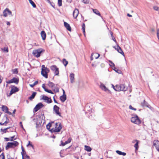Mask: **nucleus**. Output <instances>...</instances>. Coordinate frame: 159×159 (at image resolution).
<instances>
[{
    "mask_svg": "<svg viewBox=\"0 0 159 159\" xmlns=\"http://www.w3.org/2000/svg\"><path fill=\"white\" fill-rule=\"evenodd\" d=\"M10 139L9 140H7V141H12L14 140H15V139H14V136H12V137H11V138H10Z\"/></svg>",
    "mask_w": 159,
    "mask_h": 159,
    "instance_id": "obj_44",
    "label": "nucleus"
},
{
    "mask_svg": "<svg viewBox=\"0 0 159 159\" xmlns=\"http://www.w3.org/2000/svg\"><path fill=\"white\" fill-rule=\"evenodd\" d=\"M19 143L16 141H14L11 142H8L6 147V149L12 148H14L18 145Z\"/></svg>",
    "mask_w": 159,
    "mask_h": 159,
    "instance_id": "obj_3",
    "label": "nucleus"
},
{
    "mask_svg": "<svg viewBox=\"0 0 159 159\" xmlns=\"http://www.w3.org/2000/svg\"><path fill=\"white\" fill-rule=\"evenodd\" d=\"M62 129L61 125V123L59 122L55 124L54 129H52V131L54 132H59Z\"/></svg>",
    "mask_w": 159,
    "mask_h": 159,
    "instance_id": "obj_4",
    "label": "nucleus"
},
{
    "mask_svg": "<svg viewBox=\"0 0 159 159\" xmlns=\"http://www.w3.org/2000/svg\"><path fill=\"white\" fill-rule=\"evenodd\" d=\"M58 3L59 6L60 7L62 5V0H58Z\"/></svg>",
    "mask_w": 159,
    "mask_h": 159,
    "instance_id": "obj_41",
    "label": "nucleus"
},
{
    "mask_svg": "<svg viewBox=\"0 0 159 159\" xmlns=\"http://www.w3.org/2000/svg\"><path fill=\"white\" fill-rule=\"evenodd\" d=\"M8 122L9 120L6 116L1 117V123L2 124L0 125H6Z\"/></svg>",
    "mask_w": 159,
    "mask_h": 159,
    "instance_id": "obj_6",
    "label": "nucleus"
},
{
    "mask_svg": "<svg viewBox=\"0 0 159 159\" xmlns=\"http://www.w3.org/2000/svg\"><path fill=\"white\" fill-rule=\"evenodd\" d=\"M101 88L105 92L109 91V89L103 84H101L100 85Z\"/></svg>",
    "mask_w": 159,
    "mask_h": 159,
    "instance_id": "obj_16",
    "label": "nucleus"
},
{
    "mask_svg": "<svg viewBox=\"0 0 159 159\" xmlns=\"http://www.w3.org/2000/svg\"><path fill=\"white\" fill-rule=\"evenodd\" d=\"M116 49L117 50V51L119 53H120L123 55L124 56V54L123 51H122L120 47L118 45L117 48H116Z\"/></svg>",
    "mask_w": 159,
    "mask_h": 159,
    "instance_id": "obj_20",
    "label": "nucleus"
},
{
    "mask_svg": "<svg viewBox=\"0 0 159 159\" xmlns=\"http://www.w3.org/2000/svg\"><path fill=\"white\" fill-rule=\"evenodd\" d=\"M43 106V105L41 103H39L36 106L34 109H40L42 108Z\"/></svg>",
    "mask_w": 159,
    "mask_h": 159,
    "instance_id": "obj_14",
    "label": "nucleus"
},
{
    "mask_svg": "<svg viewBox=\"0 0 159 159\" xmlns=\"http://www.w3.org/2000/svg\"><path fill=\"white\" fill-rule=\"evenodd\" d=\"M84 149L88 152H90L91 151L92 149L89 146L85 145Z\"/></svg>",
    "mask_w": 159,
    "mask_h": 159,
    "instance_id": "obj_26",
    "label": "nucleus"
},
{
    "mask_svg": "<svg viewBox=\"0 0 159 159\" xmlns=\"http://www.w3.org/2000/svg\"><path fill=\"white\" fill-rule=\"evenodd\" d=\"M48 85L49 86L51 87L52 88L55 85V84L53 83L49 82L48 84Z\"/></svg>",
    "mask_w": 159,
    "mask_h": 159,
    "instance_id": "obj_35",
    "label": "nucleus"
},
{
    "mask_svg": "<svg viewBox=\"0 0 159 159\" xmlns=\"http://www.w3.org/2000/svg\"><path fill=\"white\" fill-rule=\"evenodd\" d=\"M53 113L55 114L57 116L61 117V113L59 110H53Z\"/></svg>",
    "mask_w": 159,
    "mask_h": 159,
    "instance_id": "obj_19",
    "label": "nucleus"
},
{
    "mask_svg": "<svg viewBox=\"0 0 159 159\" xmlns=\"http://www.w3.org/2000/svg\"><path fill=\"white\" fill-rule=\"evenodd\" d=\"M42 118L41 117V116H38V118H37V121L36 122V124L37 125H40L42 122Z\"/></svg>",
    "mask_w": 159,
    "mask_h": 159,
    "instance_id": "obj_18",
    "label": "nucleus"
},
{
    "mask_svg": "<svg viewBox=\"0 0 159 159\" xmlns=\"http://www.w3.org/2000/svg\"><path fill=\"white\" fill-rule=\"evenodd\" d=\"M6 82L7 84H11L14 83L16 84H17L19 82V80L16 78H14L10 80L6 81Z\"/></svg>",
    "mask_w": 159,
    "mask_h": 159,
    "instance_id": "obj_10",
    "label": "nucleus"
},
{
    "mask_svg": "<svg viewBox=\"0 0 159 159\" xmlns=\"http://www.w3.org/2000/svg\"><path fill=\"white\" fill-rule=\"evenodd\" d=\"M42 88L44 89V91H45V89H47L46 88L45 84H43L42 85Z\"/></svg>",
    "mask_w": 159,
    "mask_h": 159,
    "instance_id": "obj_50",
    "label": "nucleus"
},
{
    "mask_svg": "<svg viewBox=\"0 0 159 159\" xmlns=\"http://www.w3.org/2000/svg\"><path fill=\"white\" fill-rule=\"evenodd\" d=\"M66 144H65V143H61V145H62V146H65V145H66Z\"/></svg>",
    "mask_w": 159,
    "mask_h": 159,
    "instance_id": "obj_59",
    "label": "nucleus"
},
{
    "mask_svg": "<svg viewBox=\"0 0 159 159\" xmlns=\"http://www.w3.org/2000/svg\"><path fill=\"white\" fill-rule=\"evenodd\" d=\"M70 79L71 83L74 82V74L71 73L70 75Z\"/></svg>",
    "mask_w": 159,
    "mask_h": 159,
    "instance_id": "obj_21",
    "label": "nucleus"
},
{
    "mask_svg": "<svg viewBox=\"0 0 159 159\" xmlns=\"http://www.w3.org/2000/svg\"><path fill=\"white\" fill-rule=\"evenodd\" d=\"M130 109H136L133 107L131 105H130L129 107Z\"/></svg>",
    "mask_w": 159,
    "mask_h": 159,
    "instance_id": "obj_51",
    "label": "nucleus"
},
{
    "mask_svg": "<svg viewBox=\"0 0 159 159\" xmlns=\"http://www.w3.org/2000/svg\"><path fill=\"white\" fill-rule=\"evenodd\" d=\"M82 2L84 3H89V0H82Z\"/></svg>",
    "mask_w": 159,
    "mask_h": 159,
    "instance_id": "obj_46",
    "label": "nucleus"
},
{
    "mask_svg": "<svg viewBox=\"0 0 159 159\" xmlns=\"http://www.w3.org/2000/svg\"><path fill=\"white\" fill-rule=\"evenodd\" d=\"M112 39L116 43V39H115V38L112 37Z\"/></svg>",
    "mask_w": 159,
    "mask_h": 159,
    "instance_id": "obj_62",
    "label": "nucleus"
},
{
    "mask_svg": "<svg viewBox=\"0 0 159 159\" xmlns=\"http://www.w3.org/2000/svg\"><path fill=\"white\" fill-rule=\"evenodd\" d=\"M7 25H10V23L8 21H7Z\"/></svg>",
    "mask_w": 159,
    "mask_h": 159,
    "instance_id": "obj_58",
    "label": "nucleus"
},
{
    "mask_svg": "<svg viewBox=\"0 0 159 159\" xmlns=\"http://www.w3.org/2000/svg\"><path fill=\"white\" fill-rule=\"evenodd\" d=\"M57 68H58L55 65L52 66L51 67V70L53 71H54Z\"/></svg>",
    "mask_w": 159,
    "mask_h": 159,
    "instance_id": "obj_33",
    "label": "nucleus"
},
{
    "mask_svg": "<svg viewBox=\"0 0 159 159\" xmlns=\"http://www.w3.org/2000/svg\"><path fill=\"white\" fill-rule=\"evenodd\" d=\"M71 140V139L70 138H69L67 140V141H66L65 143L66 144L69 143L70 142Z\"/></svg>",
    "mask_w": 159,
    "mask_h": 159,
    "instance_id": "obj_37",
    "label": "nucleus"
},
{
    "mask_svg": "<svg viewBox=\"0 0 159 159\" xmlns=\"http://www.w3.org/2000/svg\"><path fill=\"white\" fill-rule=\"evenodd\" d=\"M3 111H5V112L6 113H7L8 114H9V115H11V112H10V111H8V110H3Z\"/></svg>",
    "mask_w": 159,
    "mask_h": 159,
    "instance_id": "obj_47",
    "label": "nucleus"
},
{
    "mask_svg": "<svg viewBox=\"0 0 159 159\" xmlns=\"http://www.w3.org/2000/svg\"><path fill=\"white\" fill-rule=\"evenodd\" d=\"M49 69L47 68H46L44 70L43 69H42L41 73L43 77L46 78H47L48 77V73L49 72Z\"/></svg>",
    "mask_w": 159,
    "mask_h": 159,
    "instance_id": "obj_5",
    "label": "nucleus"
},
{
    "mask_svg": "<svg viewBox=\"0 0 159 159\" xmlns=\"http://www.w3.org/2000/svg\"><path fill=\"white\" fill-rule=\"evenodd\" d=\"M42 69H43L44 70V69H45L46 68V67H45V66H44V65H43L42 66Z\"/></svg>",
    "mask_w": 159,
    "mask_h": 159,
    "instance_id": "obj_57",
    "label": "nucleus"
},
{
    "mask_svg": "<svg viewBox=\"0 0 159 159\" xmlns=\"http://www.w3.org/2000/svg\"><path fill=\"white\" fill-rule=\"evenodd\" d=\"M54 74L56 75H58L59 74L58 68L55 70L54 71Z\"/></svg>",
    "mask_w": 159,
    "mask_h": 159,
    "instance_id": "obj_36",
    "label": "nucleus"
},
{
    "mask_svg": "<svg viewBox=\"0 0 159 159\" xmlns=\"http://www.w3.org/2000/svg\"><path fill=\"white\" fill-rule=\"evenodd\" d=\"M45 91L51 94H53V93L51 90H48V89H45Z\"/></svg>",
    "mask_w": 159,
    "mask_h": 159,
    "instance_id": "obj_42",
    "label": "nucleus"
},
{
    "mask_svg": "<svg viewBox=\"0 0 159 159\" xmlns=\"http://www.w3.org/2000/svg\"><path fill=\"white\" fill-rule=\"evenodd\" d=\"M21 148H22V152L23 153V154H24V152H25V151H24V148L22 146L21 147Z\"/></svg>",
    "mask_w": 159,
    "mask_h": 159,
    "instance_id": "obj_54",
    "label": "nucleus"
},
{
    "mask_svg": "<svg viewBox=\"0 0 159 159\" xmlns=\"http://www.w3.org/2000/svg\"><path fill=\"white\" fill-rule=\"evenodd\" d=\"M64 25L68 30L70 31H71V28L69 24H68V23H66V22H64Z\"/></svg>",
    "mask_w": 159,
    "mask_h": 159,
    "instance_id": "obj_17",
    "label": "nucleus"
},
{
    "mask_svg": "<svg viewBox=\"0 0 159 159\" xmlns=\"http://www.w3.org/2000/svg\"><path fill=\"white\" fill-rule=\"evenodd\" d=\"M62 62L65 66H66L68 64V61L66 60L65 59H63Z\"/></svg>",
    "mask_w": 159,
    "mask_h": 159,
    "instance_id": "obj_32",
    "label": "nucleus"
},
{
    "mask_svg": "<svg viewBox=\"0 0 159 159\" xmlns=\"http://www.w3.org/2000/svg\"><path fill=\"white\" fill-rule=\"evenodd\" d=\"M41 99L44 100L45 102L48 103H50L52 102V100L50 98H49L48 97L44 95L42 96V97Z\"/></svg>",
    "mask_w": 159,
    "mask_h": 159,
    "instance_id": "obj_11",
    "label": "nucleus"
},
{
    "mask_svg": "<svg viewBox=\"0 0 159 159\" xmlns=\"http://www.w3.org/2000/svg\"><path fill=\"white\" fill-rule=\"evenodd\" d=\"M92 10L93 12L94 13H95L96 14L99 16H101V14H100L98 10H97L96 9H92Z\"/></svg>",
    "mask_w": 159,
    "mask_h": 159,
    "instance_id": "obj_25",
    "label": "nucleus"
},
{
    "mask_svg": "<svg viewBox=\"0 0 159 159\" xmlns=\"http://www.w3.org/2000/svg\"><path fill=\"white\" fill-rule=\"evenodd\" d=\"M66 95L63 94V95L61 96L60 99L61 101L62 102H64L66 99Z\"/></svg>",
    "mask_w": 159,
    "mask_h": 159,
    "instance_id": "obj_24",
    "label": "nucleus"
},
{
    "mask_svg": "<svg viewBox=\"0 0 159 159\" xmlns=\"http://www.w3.org/2000/svg\"><path fill=\"white\" fill-rule=\"evenodd\" d=\"M100 56V55L99 54L97 53H94L93 54H92L91 55V60H92L93 59V57H94L95 59H97Z\"/></svg>",
    "mask_w": 159,
    "mask_h": 159,
    "instance_id": "obj_12",
    "label": "nucleus"
},
{
    "mask_svg": "<svg viewBox=\"0 0 159 159\" xmlns=\"http://www.w3.org/2000/svg\"><path fill=\"white\" fill-rule=\"evenodd\" d=\"M36 94V92H33L32 95L30 97H29V99L30 100H32L33 99H34V98Z\"/></svg>",
    "mask_w": 159,
    "mask_h": 159,
    "instance_id": "obj_27",
    "label": "nucleus"
},
{
    "mask_svg": "<svg viewBox=\"0 0 159 159\" xmlns=\"http://www.w3.org/2000/svg\"><path fill=\"white\" fill-rule=\"evenodd\" d=\"M109 62L110 63L112 64V65H111V66H115V64H114V63H113L112 62V61H109Z\"/></svg>",
    "mask_w": 159,
    "mask_h": 159,
    "instance_id": "obj_52",
    "label": "nucleus"
},
{
    "mask_svg": "<svg viewBox=\"0 0 159 159\" xmlns=\"http://www.w3.org/2000/svg\"><path fill=\"white\" fill-rule=\"evenodd\" d=\"M2 50L5 52H8V49L7 48H4L3 49H2Z\"/></svg>",
    "mask_w": 159,
    "mask_h": 159,
    "instance_id": "obj_40",
    "label": "nucleus"
},
{
    "mask_svg": "<svg viewBox=\"0 0 159 159\" xmlns=\"http://www.w3.org/2000/svg\"><path fill=\"white\" fill-rule=\"evenodd\" d=\"M44 51V50L41 48L35 49L33 50L32 54L34 57H39L40 56L41 53Z\"/></svg>",
    "mask_w": 159,
    "mask_h": 159,
    "instance_id": "obj_1",
    "label": "nucleus"
},
{
    "mask_svg": "<svg viewBox=\"0 0 159 159\" xmlns=\"http://www.w3.org/2000/svg\"><path fill=\"white\" fill-rule=\"evenodd\" d=\"M116 152L120 155H122L124 156L126 155V153L125 152H122L119 150H116Z\"/></svg>",
    "mask_w": 159,
    "mask_h": 159,
    "instance_id": "obj_28",
    "label": "nucleus"
},
{
    "mask_svg": "<svg viewBox=\"0 0 159 159\" xmlns=\"http://www.w3.org/2000/svg\"><path fill=\"white\" fill-rule=\"evenodd\" d=\"M141 105L143 107H145L146 108H151V107L148 105V103L145 100L143 102L141 103Z\"/></svg>",
    "mask_w": 159,
    "mask_h": 159,
    "instance_id": "obj_13",
    "label": "nucleus"
},
{
    "mask_svg": "<svg viewBox=\"0 0 159 159\" xmlns=\"http://www.w3.org/2000/svg\"><path fill=\"white\" fill-rule=\"evenodd\" d=\"M153 9L156 11H157L158 9V7L157 6H155L153 7Z\"/></svg>",
    "mask_w": 159,
    "mask_h": 159,
    "instance_id": "obj_49",
    "label": "nucleus"
},
{
    "mask_svg": "<svg viewBox=\"0 0 159 159\" xmlns=\"http://www.w3.org/2000/svg\"><path fill=\"white\" fill-rule=\"evenodd\" d=\"M153 144L157 152H159V141L157 140H154L153 142Z\"/></svg>",
    "mask_w": 159,
    "mask_h": 159,
    "instance_id": "obj_8",
    "label": "nucleus"
},
{
    "mask_svg": "<svg viewBox=\"0 0 159 159\" xmlns=\"http://www.w3.org/2000/svg\"><path fill=\"white\" fill-rule=\"evenodd\" d=\"M131 121L135 124L139 125L141 123V120L136 115H133L131 118Z\"/></svg>",
    "mask_w": 159,
    "mask_h": 159,
    "instance_id": "obj_2",
    "label": "nucleus"
},
{
    "mask_svg": "<svg viewBox=\"0 0 159 159\" xmlns=\"http://www.w3.org/2000/svg\"><path fill=\"white\" fill-rule=\"evenodd\" d=\"M14 73H16V74L18 73V71H17V69H16V70H15Z\"/></svg>",
    "mask_w": 159,
    "mask_h": 159,
    "instance_id": "obj_60",
    "label": "nucleus"
},
{
    "mask_svg": "<svg viewBox=\"0 0 159 159\" xmlns=\"http://www.w3.org/2000/svg\"><path fill=\"white\" fill-rule=\"evenodd\" d=\"M2 109H8L7 107L5 106H2Z\"/></svg>",
    "mask_w": 159,
    "mask_h": 159,
    "instance_id": "obj_45",
    "label": "nucleus"
},
{
    "mask_svg": "<svg viewBox=\"0 0 159 159\" xmlns=\"http://www.w3.org/2000/svg\"><path fill=\"white\" fill-rule=\"evenodd\" d=\"M30 84V86L31 87H34L35 85L34 84Z\"/></svg>",
    "mask_w": 159,
    "mask_h": 159,
    "instance_id": "obj_56",
    "label": "nucleus"
},
{
    "mask_svg": "<svg viewBox=\"0 0 159 159\" xmlns=\"http://www.w3.org/2000/svg\"><path fill=\"white\" fill-rule=\"evenodd\" d=\"M41 35L42 39L43 40H44L46 39V34L44 31H42L41 32Z\"/></svg>",
    "mask_w": 159,
    "mask_h": 159,
    "instance_id": "obj_22",
    "label": "nucleus"
},
{
    "mask_svg": "<svg viewBox=\"0 0 159 159\" xmlns=\"http://www.w3.org/2000/svg\"><path fill=\"white\" fill-rule=\"evenodd\" d=\"M19 91V89L17 87L14 86L11 88V90L9 93V96L11 95L13 93H15L16 92Z\"/></svg>",
    "mask_w": 159,
    "mask_h": 159,
    "instance_id": "obj_9",
    "label": "nucleus"
},
{
    "mask_svg": "<svg viewBox=\"0 0 159 159\" xmlns=\"http://www.w3.org/2000/svg\"><path fill=\"white\" fill-rule=\"evenodd\" d=\"M114 68L115 69H114V70L116 72H117L119 74H120L121 73V70L117 69L115 67H114Z\"/></svg>",
    "mask_w": 159,
    "mask_h": 159,
    "instance_id": "obj_38",
    "label": "nucleus"
},
{
    "mask_svg": "<svg viewBox=\"0 0 159 159\" xmlns=\"http://www.w3.org/2000/svg\"><path fill=\"white\" fill-rule=\"evenodd\" d=\"M55 108L58 109L59 107L56 105H55L54 106V109H55Z\"/></svg>",
    "mask_w": 159,
    "mask_h": 159,
    "instance_id": "obj_55",
    "label": "nucleus"
},
{
    "mask_svg": "<svg viewBox=\"0 0 159 159\" xmlns=\"http://www.w3.org/2000/svg\"><path fill=\"white\" fill-rule=\"evenodd\" d=\"M79 13V10L77 9H75L74 11L73 12V16L75 18H77Z\"/></svg>",
    "mask_w": 159,
    "mask_h": 159,
    "instance_id": "obj_15",
    "label": "nucleus"
},
{
    "mask_svg": "<svg viewBox=\"0 0 159 159\" xmlns=\"http://www.w3.org/2000/svg\"><path fill=\"white\" fill-rule=\"evenodd\" d=\"M51 127V124L49 123L48 125H47L46 127L47 129H50Z\"/></svg>",
    "mask_w": 159,
    "mask_h": 159,
    "instance_id": "obj_43",
    "label": "nucleus"
},
{
    "mask_svg": "<svg viewBox=\"0 0 159 159\" xmlns=\"http://www.w3.org/2000/svg\"><path fill=\"white\" fill-rule=\"evenodd\" d=\"M29 145L30 146L33 148H34V146H33V145L32 144H30V141L29 142V143L27 145V146H28Z\"/></svg>",
    "mask_w": 159,
    "mask_h": 159,
    "instance_id": "obj_48",
    "label": "nucleus"
},
{
    "mask_svg": "<svg viewBox=\"0 0 159 159\" xmlns=\"http://www.w3.org/2000/svg\"><path fill=\"white\" fill-rule=\"evenodd\" d=\"M0 159H5L4 155L3 152L0 155Z\"/></svg>",
    "mask_w": 159,
    "mask_h": 159,
    "instance_id": "obj_39",
    "label": "nucleus"
},
{
    "mask_svg": "<svg viewBox=\"0 0 159 159\" xmlns=\"http://www.w3.org/2000/svg\"><path fill=\"white\" fill-rule=\"evenodd\" d=\"M120 91H125L127 90V88L125 86L124 84H120Z\"/></svg>",
    "mask_w": 159,
    "mask_h": 159,
    "instance_id": "obj_23",
    "label": "nucleus"
},
{
    "mask_svg": "<svg viewBox=\"0 0 159 159\" xmlns=\"http://www.w3.org/2000/svg\"><path fill=\"white\" fill-rule=\"evenodd\" d=\"M127 16L129 17H132V16L130 14H127Z\"/></svg>",
    "mask_w": 159,
    "mask_h": 159,
    "instance_id": "obj_61",
    "label": "nucleus"
},
{
    "mask_svg": "<svg viewBox=\"0 0 159 159\" xmlns=\"http://www.w3.org/2000/svg\"><path fill=\"white\" fill-rule=\"evenodd\" d=\"M38 83V81H35L34 83V84H35V85H36V84H37V83Z\"/></svg>",
    "mask_w": 159,
    "mask_h": 159,
    "instance_id": "obj_63",
    "label": "nucleus"
},
{
    "mask_svg": "<svg viewBox=\"0 0 159 159\" xmlns=\"http://www.w3.org/2000/svg\"><path fill=\"white\" fill-rule=\"evenodd\" d=\"M67 2H71L72 0H66Z\"/></svg>",
    "mask_w": 159,
    "mask_h": 159,
    "instance_id": "obj_64",
    "label": "nucleus"
},
{
    "mask_svg": "<svg viewBox=\"0 0 159 159\" xmlns=\"http://www.w3.org/2000/svg\"><path fill=\"white\" fill-rule=\"evenodd\" d=\"M136 141V143H135L134 147L135 148V149L136 150H137L139 148V146H138V144L139 143V141Z\"/></svg>",
    "mask_w": 159,
    "mask_h": 159,
    "instance_id": "obj_30",
    "label": "nucleus"
},
{
    "mask_svg": "<svg viewBox=\"0 0 159 159\" xmlns=\"http://www.w3.org/2000/svg\"><path fill=\"white\" fill-rule=\"evenodd\" d=\"M85 25L84 23H83L82 26V29L83 30V33L84 35H85Z\"/></svg>",
    "mask_w": 159,
    "mask_h": 159,
    "instance_id": "obj_34",
    "label": "nucleus"
},
{
    "mask_svg": "<svg viewBox=\"0 0 159 159\" xmlns=\"http://www.w3.org/2000/svg\"><path fill=\"white\" fill-rule=\"evenodd\" d=\"M114 90L117 91H120V85H116V86H115Z\"/></svg>",
    "mask_w": 159,
    "mask_h": 159,
    "instance_id": "obj_29",
    "label": "nucleus"
},
{
    "mask_svg": "<svg viewBox=\"0 0 159 159\" xmlns=\"http://www.w3.org/2000/svg\"><path fill=\"white\" fill-rule=\"evenodd\" d=\"M29 1L30 3L32 6L33 7H36V5L32 0H29Z\"/></svg>",
    "mask_w": 159,
    "mask_h": 159,
    "instance_id": "obj_31",
    "label": "nucleus"
},
{
    "mask_svg": "<svg viewBox=\"0 0 159 159\" xmlns=\"http://www.w3.org/2000/svg\"><path fill=\"white\" fill-rule=\"evenodd\" d=\"M11 11L8 8H6L3 12V16L5 17H7L8 15H11Z\"/></svg>",
    "mask_w": 159,
    "mask_h": 159,
    "instance_id": "obj_7",
    "label": "nucleus"
},
{
    "mask_svg": "<svg viewBox=\"0 0 159 159\" xmlns=\"http://www.w3.org/2000/svg\"><path fill=\"white\" fill-rule=\"evenodd\" d=\"M109 62L110 63L112 64V65H111V66H115V64H114V63H113L112 62V61H109Z\"/></svg>",
    "mask_w": 159,
    "mask_h": 159,
    "instance_id": "obj_53",
    "label": "nucleus"
}]
</instances>
